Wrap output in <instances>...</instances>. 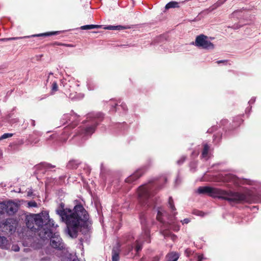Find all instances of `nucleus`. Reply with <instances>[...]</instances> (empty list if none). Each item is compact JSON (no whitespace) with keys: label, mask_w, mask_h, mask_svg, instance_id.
Here are the masks:
<instances>
[{"label":"nucleus","mask_w":261,"mask_h":261,"mask_svg":"<svg viewBox=\"0 0 261 261\" xmlns=\"http://www.w3.org/2000/svg\"><path fill=\"white\" fill-rule=\"evenodd\" d=\"M61 208L56 210V213L61 218L62 221L65 223L67 232L72 238H76L82 227L88 226L89 215L84 207L78 204L73 210L64 208L61 204Z\"/></svg>","instance_id":"1"},{"label":"nucleus","mask_w":261,"mask_h":261,"mask_svg":"<svg viewBox=\"0 0 261 261\" xmlns=\"http://www.w3.org/2000/svg\"><path fill=\"white\" fill-rule=\"evenodd\" d=\"M199 194H209L211 196L217 197L232 202L247 201V195L243 193L226 191L220 189L209 187H200L197 189Z\"/></svg>","instance_id":"2"},{"label":"nucleus","mask_w":261,"mask_h":261,"mask_svg":"<svg viewBox=\"0 0 261 261\" xmlns=\"http://www.w3.org/2000/svg\"><path fill=\"white\" fill-rule=\"evenodd\" d=\"M30 221H34L35 226V231L37 230L38 235L43 240L50 237L51 235V231L49 229H46L43 227V225L45 227L47 225L52 227H56L57 225H55L54 221L49 219V214L47 212H44L38 214H33L31 215Z\"/></svg>","instance_id":"3"},{"label":"nucleus","mask_w":261,"mask_h":261,"mask_svg":"<svg viewBox=\"0 0 261 261\" xmlns=\"http://www.w3.org/2000/svg\"><path fill=\"white\" fill-rule=\"evenodd\" d=\"M190 44L205 50H212L215 48V45L208 40V37L203 34L197 36L195 41Z\"/></svg>","instance_id":"4"},{"label":"nucleus","mask_w":261,"mask_h":261,"mask_svg":"<svg viewBox=\"0 0 261 261\" xmlns=\"http://www.w3.org/2000/svg\"><path fill=\"white\" fill-rule=\"evenodd\" d=\"M17 210L18 205L12 201L0 203V214L7 213L10 215H13L17 211Z\"/></svg>","instance_id":"5"},{"label":"nucleus","mask_w":261,"mask_h":261,"mask_svg":"<svg viewBox=\"0 0 261 261\" xmlns=\"http://www.w3.org/2000/svg\"><path fill=\"white\" fill-rule=\"evenodd\" d=\"M60 33L59 31H55V32H47L44 33H41L38 34L32 35L31 36H27L23 37H10V38H4L0 39V42H5L10 40H16L23 38H30V37H41V36H50L54 35H58Z\"/></svg>","instance_id":"6"},{"label":"nucleus","mask_w":261,"mask_h":261,"mask_svg":"<svg viewBox=\"0 0 261 261\" xmlns=\"http://www.w3.org/2000/svg\"><path fill=\"white\" fill-rule=\"evenodd\" d=\"M150 188L148 185L142 186L138 191V198L140 203L143 204V202L150 197L149 191Z\"/></svg>","instance_id":"7"},{"label":"nucleus","mask_w":261,"mask_h":261,"mask_svg":"<svg viewBox=\"0 0 261 261\" xmlns=\"http://www.w3.org/2000/svg\"><path fill=\"white\" fill-rule=\"evenodd\" d=\"M47 238H50V245L53 247L59 250H61L64 248V245L62 242L61 238L58 234L55 233L53 236L51 232L50 236L48 237L45 239Z\"/></svg>","instance_id":"8"},{"label":"nucleus","mask_w":261,"mask_h":261,"mask_svg":"<svg viewBox=\"0 0 261 261\" xmlns=\"http://www.w3.org/2000/svg\"><path fill=\"white\" fill-rule=\"evenodd\" d=\"M224 180L225 181H232L236 185H239L240 184L246 183L250 184L249 181L245 179H241L237 177L236 176L232 174H227L226 175Z\"/></svg>","instance_id":"9"},{"label":"nucleus","mask_w":261,"mask_h":261,"mask_svg":"<svg viewBox=\"0 0 261 261\" xmlns=\"http://www.w3.org/2000/svg\"><path fill=\"white\" fill-rule=\"evenodd\" d=\"M141 171H137L136 172L131 175L126 179V181L131 182L139 178L142 175Z\"/></svg>","instance_id":"10"},{"label":"nucleus","mask_w":261,"mask_h":261,"mask_svg":"<svg viewBox=\"0 0 261 261\" xmlns=\"http://www.w3.org/2000/svg\"><path fill=\"white\" fill-rule=\"evenodd\" d=\"M103 28L105 30H123L127 28L126 27L121 25H105L103 27Z\"/></svg>","instance_id":"11"},{"label":"nucleus","mask_w":261,"mask_h":261,"mask_svg":"<svg viewBox=\"0 0 261 261\" xmlns=\"http://www.w3.org/2000/svg\"><path fill=\"white\" fill-rule=\"evenodd\" d=\"M102 25L98 24H87L83 25L81 27V29L83 30H90L93 29H100L102 28Z\"/></svg>","instance_id":"12"},{"label":"nucleus","mask_w":261,"mask_h":261,"mask_svg":"<svg viewBox=\"0 0 261 261\" xmlns=\"http://www.w3.org/2000/svg\"><path fill=\"white\" fill-rule=\"evenodd\" d=\"M179 8V3L176 1H171L168 3L166 5L165 8L167 10L171 8Z\"/></svg>","instance_id":"13"},{"label":"nucleus","mask_w":261,"mask_h":261,"mask_svg":"<svg viewBox=\"0 0 261 261\" xmlns=\"http://www.w3.org/2000/svg\"><path fill=\"white\" fill-rule=\"evenodd\" d=\"M9 246V244L6 238L4 237H0V247L2 248L7 249Z\"/></svg>","instance_id":"14"},{"label":"nucleus","mask_w":261,"mask_h":261,"mask_svg":"<svg viewBox=\"0 0 261 261\" xmlns=\"http://www.w3.org/2000/svg\"><path fill=\"white\" fill-rule=\"evenodd\" d=\"M167 261H177L179 258L178 254L175 252H171L167 256Z\"/></svg>","instance_id":"15"},{"label":"nucleus","mask_w":261,"mask_h":261,"mask_svg":"<svg viewBox=\"0 0 261 261\" xmlns=\"http://www.w3.org/2000/svg\"><path fill=\"white\" fill-rule=\"evenodd\" d=\"M30 218L31 215L27 217L26 225L28 228L30 229L32 231H35V228H36V226H35V223L34 222V221H30Z\"/></svg>","instance_id":"16"},{"label":"nucleus","mask_w":261,"mask_h":261,"mask_svg":"<svg viewBox=\"0 0 261 261\" xmlns=\"http://www.w3.org/2000/svg\"><path fill=\"white\" fill-rule=\"evenodd\" d=\"M162 234L165 238H170L173 241H174L176 238V236L172 234L170 231L167 230H163Z\"/></svg>","instance_id":"17"},{"label":"nucleus","mask_w":261,"mask_h":261,"mask_svg":"<svg viewBox=\"0 0 261 261\" xmlns=\"http://www.w3.org/2000/svg\"><path fill=\"white\" fill-rule=\"evenodd\" d=\"M242 11L240 10H237L233 11L231 14V17L236 18L237 19H240L243 17V15H242Z\"/></svg>","instance_id":"18"},{"label":"nucleus","mask_w":261,"mask_h":261,"mask_svg":"<svg viewBox=\"0 0 261 261\" xmlns=\"http://www.w3.org/2000/svg\"><path fill=\"white\" fill-rule=\"evenodd\" d=\"M119 253L115 250H113L112 251V261H119Z\"/></svg>","instance_id":"19"},{"label":"nucleus","mask_w":261,"mask_h":261,"mask_svg":"<svg viewBox=\"0 0 261 261\" xmlns=\"http://www.w3.org/2000/svg\"><path fill=\"white\" fill-rule=\"evenodd\" d=\"M144 238H143L144 239ZM143 240L142 238H140L139 240L136 241V246L135 247V250L136 252H138L142 249V244L141 243V241Z\"/></svg>","instance_id":"20"},{"label":"nucleus","mask_w":261,"mask_h":261,"mask_svg":"<svg viewBox=\"0 0 261 261\" xmlns=\"http://www.w3.org/2000/svg\"><path fill=\"white\" fill-rule=\"evenodd\" d=\"M208 149H209V146L207 144H205L204 146L202 153V158H206Z\"/></svg>","instance_id":"21"},{"label":"nucleus","mask_w":261,"mask_h":261,"mask_svg":"<svg viewBox=\"0 0 261 261\" xmlns=\"http://www.w3.org/2000/svg\"><path fill=\"white\" fill-rule=\"evenodd\" d=\"M168 204L170 208L171 209L172 211H174L176 210L172 197H170L169 198Z\"/></svg>","instance_id":"22"},{"label":"nucleus","mask_w":261,"mask_h":261,"mask_svg":"<svg viewBox=\"0 0 261 261\" xmlns=\"http://www.w3.org/2000/svg\"><path fill=\"white\" fill-rule=\"evenodd\" d=\"M94 132V127L93 126H91L88 127L85 130V133L86 135H89L92 134Z\"/></svg>","instance_id":"23"},{"label":"nucleus","mask_w":261,"mask_h":261,"mask_svg":"<svg viewBox=\"0 0 261 261\" xmlns=\"http://www.w3.org/2000/svg\"><path fill=\"white\" fill-rule=\"evenodd\" d=\"M12 136H13V134L6 133V134H4V135H3L0 137V140H3V139H6V138H10V137H11Z\"/></svg>","instance_id":"24"},{"label":"nucleus","mask_w":261,"mask_h":261,"mask_svg":"<svg viewBox=\"0 0 261 261\" xmlns=\"http://www.w3.org/2000/svg\"><path fill=\"white\" fill-rule=\"evenodd\" d=\"M55 76H54V74L53 72H50L48 73L47 78L46 79V82H48L49 81H53L55 79Z\"/></svg>","instance_id":"25"},{"label":"nucleus","mask_w":261,"mask_h":261,"mask_svg":"<svg viewBox=\"0 0 261 261\" xmlns=\"http://www.w3.org/2000/svg\"><path fill=\"white\" fill-rule=\"evenodd\" d=\"M58 90V86L56 83H54L51 85L52 93H54Z\"/></svg>","instance_id":"26"},{"label":"nucleus","mask_w":261,"mask_h":261,"mask_svg":"<svg viewBox=\"0 0 261 261\" xmlns=\"http://www.w3.org/2000/svg\"><path fill=\"white\" fill-rule=\"evenodd\" d=\"M241 27H242L241 25H240L238 23H236V24H234L232 26H229L228 28H231V29H234V30H237V29H240Z\"/></svg>","instance_id":"27"},{"label":"nucleus","mask_w":261,"mask_h":261,"mask_svg":"<svg viewBox=\"0 0 261 261\" xmlns=\"http://www.w3.org/2000/svg\"><path fill=\"white\" fill-rule=\"evenodd\" d=\"M28 206L29 207H37V203L35 202V201H30L28 203Z\"/></svg>","instance_id":"28"},{"label":"nucleus","mask_w":261,"mask_h":261,"mask_svg":"<svg viewBox=\"0 0 261 261\" xmlns=\"http://www.w3.org/2000/svg\"><path fill=\"white\" fill-rule=\"evenodd\" d=\"M162 212L161 211H158V213L156 216L157 219L160 221H162V220L161 218V216L162 215Z\"/></svg>","instance_id":"29"},{"label":"nucleus","mask_w":261,"mask_h":261,"mask_svg":"<svg viewBox=\"0 0 261 261\" xmlns=\"http://www.w3.org/2000/svg\"><path fill=\"white\" fill-rule=\"evenodd\" d=\"M227 0H219L216 3L217 6H220L223 4Z\"/></svg>","instance_id":"30"},{"label":"nucleus","mask_w":261,"mask_h":261,"mask_svg":"<svg viewBox=\"0 0 261 261\" xmlns=\"http://www.w3.org/2000/svg\"><path fill=\"white\" fill-rule=\"evenodd\" d=\"M50 258L49 257L46 256V257L41 258L40 260L41 261H50Z\"/></svg>","instance_id":"31"},{"label":"nucleus","mask_w":261,"mask_h":261,"mask_svg":"<svg viewBox=\"0 0 261 261\" xmlns=\"http://www.w3.org/2000/svg\"><path fill=\"white\" fill-rule=\"evenodd\" d=\"M190 222V220L188 218L185 219L181 221V222L182 224H188Z\"/></svg>","instance_id":"32"},{"label":"nucleus","mask_w":261,"mask_h":261,"mask_svg":"<svg viewBox=\"0 0 261 261\" xmlns=\"http://www.w3.org/2000/svg\"><path fill=\"white\" fill-rule=\"evenodd\" d=\"M45 167L47 168H54L55 166H53L50 164L46 163L44 164Z\"/></svg>","instance_id":"33"},{"label":"nucleus","mask_w":261,"mask_h":261,"mask_svg":"<svg viewBox=\"0 0 261 261\" xmlns=\"http://www.w3.org/2000/svg\"><path fill=\"white\" fill-rule=\"evenodd\" d=\"M195 214L197 215L200 216H203L204 215V213L201 211H196L195 212Z\"/></svg>","instance_id":"34"},{"label":"nucleus","mask_w":261,"mask_h":261,"mask_svg":"<svg viewBox=\"0 0 261 261\" xmlns=\"http://www.w3.org/2000/svg\"><path fill=\"white\" fill-rule=\"evenodd\" d=\"M58 45H62V46H69V47H72L73 45L71 44H64V43H58Z\"/></svg>","instance_id":"35"},{"label":"nucleus","mask_w":261,"mask_h":261,"mask_svg":"<svg viewBox=\"0 0 261 261\" xmlns=\"http://www.w3.org/2000/svg\"><path fill=\"white\" fill-rule=\"evenodd\" d=\"M204 258L203 255L202 254L199 255L198 256V260L202 261V260Z\"/></svg>","instance_id":"36"},{"label":"nucleus","mask_w":261,"mask_h":261,"mask_svg":"<svg viewBox=\"0 0 261 261\" xmlns=\"http://www.w3.org/2000/svg\"><path fill=\"white\" fill-rule=\"evenodd\" d=\"M12 249L14 251H18L19 250V248L18 247V246H13L12 247Z\"/></svg>","instance_id":"37"},{"label":"nucleus","mask_w":261,"mask_h":261,"mask_svg":"<svg viewBox=\"0 0 261 261\" xmlns=\"http://www.w3.org/2000/svg\"><path fill=\"white\" fill-rule=\"evenodd\" d=\"M227 62V61H226V60H219V61H217V63L218 64H220V63H225V62Z\"/></svg>","instance_id":"38"},{"label":"nucleus","mask_w":261,"mask_h":261,"mask_svg":"<svg viewBox=\"0 0 261 261\" xmlns=\"http://www.w3.org/2000/svg\"><path fill=\"white\" fill-rule=\"evenodd\" d=\"M149 236V234H148V232L147 231H145V235H144V238H147Z\"/></svg>","instance_id":"39"},{"label":"nucleus","mask_w":261,"mask_h":261,"mask_svg":"<svg viewBox=\"0 0 261 261\" xmlns=\"http://www.w3.org/2000/svg\"><path fill=\"white\" fill-rule=\"evenodd\" d=\"M32 192H31V191H29V192H28V196H31L32 195Z\"/></svg>","instance_id":"40"},{"label":"nucleus","mask_w":261,"mask_h":261,"mask_svg":"<svg viewBox=\"0 0 261 261\" xmlns=\"http://www.w3.org/2000/svg\"><path fill=\"white\" fill-rule=\"evenodd\" d=\"M117 103L116 102H114V105H112V106L113 109V108H114V107H115L116 106H117Z\"/></svg>","instance_id":"41"},{"label":"nucleus","mask_w":261,"mask_h":261,"mask_svg":"<svg viewBox=\"0 0 261 261\" xmlns=\"http://www.w3.org/2000/svg\"><path fill=\"white\" fill-rule=\"evenodd\" d=\"M155 261H158L160 259V258L158 256H156L154 258Z\"/></svg>","instance_id":"42"},{"label":"nucleus","mask_w":261,"mask_h":261,"mask_svg":"<svg viewBox=\"0 0 261 261\" xmlns=\"http://www.w3.org/2000/svg\"><path fill=\"white\" fill-rule=\"evenodd\" d=\"M32 125L33 126H35V121L34 120H32Z\"/></svg>","instance_id":"43"},{"label":"nucleus","mask_w":261,"mask_h":261,"mask_svg":"<svg viewBox=\"0 0 261 261\" xmlns=\"http://www.w3.org/2000/svg\"><path fill=\"white\" fill-rule=\"evenodd\" d=\"M174 230H176V231H177V230H179V227H177V228H174Z\"/></svg>","instance_id":"44"},{"label":"nucleus","mask_w":261,"mask_h":261,"mask_svg":"<svg viewBox=\"0 0 261 261\" xmlns=\"http://www.w3.org/2000/svg\"><path fill=\"white\" fill-rule=\"evenodd\" d=\"M127 46V45H125V44L121 45V46H123V47H124V46Z\"/></svg>","instance_id":"45"},{"label":"nucleus","mask_w":261,"mask_h":261,"mask_svg":"<svg viewBox=\"0 0 261 261\" xmlns=\"http://www.w3.org/2000/svg\"><path fill=\"white\" fill-rule=\"evenodd\" d=\"M185 158H183V159H182V161H181V162H183L185 161Z\"/></svg>","instance_id":"46"},{"label":"nucleus","mask_w":261,"mask_h":261,"mask_svg":"<svg viewBox=\"0 0 261 261\" xmlns=\"http://www.w3.org/2000/svg\"><path fill=\"white\" fill-rule=\"evenodd\" d=\"M180 160H179V161H177V163L178 164H180Z\"/></svg>","instance_id":"47"},{"label":"nucleus","mask_w":261,"mask_h":261,"mask_svg":"<svg viewBox=\"0 0 261 261\" xmlns=\"http://www.w3.org/2000/svg\"><path fill=\"white\" fill-rule=\"evenodd\" d=\"M73 261H79V260L77 259H76V260L74 259Z\"/></svg>","instance_id":"48"},{"label":"nucleus","mask_w":261,"mask_h":261,"mask_svg":"<svg viewBox=\"0 0 261 261\" xmlns=\"http://www.w3.org/2000/svg\"><path fill=\"white\" fill-rule=\"evenodd\" d=\"M206 11H211V10H209V9H207Z\"/></svg>","instance_id":"49"}]
</instances>
